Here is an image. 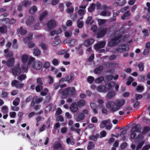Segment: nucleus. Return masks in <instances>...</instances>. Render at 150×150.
Wrapping results in <instances>:
<instances>
[{
	"label": "nucleus",
	"instance_id": "obj_1",
	"mask_svg": "<svg viewBox=\"0 0 150 150\" xmlns=\"http://www.w3.org/2000/svg\"><path fill=\"white\" fill-rule=\"evenodd\" d=\"M139 126H136L133 127L131 130V137L132 139H136L137 141L141 142L136 147V150H138L141 148L144 143V142L142 141L143 138V134L140 132Z\"/></svg>",
	"mask_w": 150,
	"mask_h": 150
},
{
	"label": "nucleus",
	"instance_id": "obj_2",
	"mask_svg": "<svg viewBox=\"0 0 150 150\" xmlns=\"http://www.w3.org/2000/svg\"><path fill=\"white\" fill-rule=\"evenodd\" d=\"M120 33V31L116 32L114 35V37L109 43L108 45L110 46H112L121 41H123L126 40L128 38V36H127V38L125 36L122 37Z\"/></svg>",
	"mask_w": 150,
	"mask_h": 150
},
{
	"label": "nucleus",
	"instance_id": "obj_3",
	"mask_svg": "<svg viewBox=\"0 0 150 150\" xmlns=\"http://www.w3.org/2000/svg\"><path fill=\"white\" fill-rule=\"evenodd\" d=\"M31 64H32V68L34 69L39 70L42 68V63L41 61L39 60L35 61V59L34 58L30 57L28 64L30 65Z\"/></svg>",
	"mask_w": 150,
	"mask_h": 150
},
{
	"label": "nucleus",
	"instance_id": "obj_4",
	"mask_svg": "<svg viewBox=\"0 0 150 150\" xmlns=\"http://www.w3.org/2000/svg\"><path fill=\"white\" fill-rule=\"evenodd\" d=\"M59 92L61 93L63 98H64L69 95H74L76 93L75 89L73 87L67 88L64 91L62 89H61L59 90Z\"/></svg>",
	"mask_w": 150,
	"mask_h": 150
},
{
	"label": "nucleus",
	"instance_id": "obj_5",
	"mask_svg": "<svg viewBox=\"0 0 150 150\" xmlns=\"http://www.w3.org/2000/svg\"><path fill=\"white\" fill-rule=\"evenodd\" d=\"M106 106L112 113H114L117 111L115 103L113 101H108L105 104Z\"/></svg>",
	"mask_w": 150,
	"mask_h": 150
},
{
	"label": "nucleus",
	"instance_id": "obj_6",
	"mask_svg": "<svg viewBox=\"0 0 150 150\" xmlns=\"http://www.w3.org/2000/svg\"><path fill=\"white\" fill-rule=\"evenodd\" d=\"M74 75L73 74L67 76L65 78H62L59 81V84H62L64 81H67L68 83L71 82L74 79Z\"/></svg>",
	"mask_w": 150,
	"mask_h": 150
},
{
	"label": "nucleus",
	"instance_id": "obj_7",
	"mask_svg": "<svg viewBox=\"0 0 150 150\" xmlns=\"http://www.w3.org/2000/svg\"><path fill=\"white\" fill-rule=\"evenodd\" d=\"M107 29L106 28H102L98 30L97 38H100L103 36L107 33Z\"/></svg>",
	"mask_w": 150,
	"mask_h": 150
},
{
	"label": "nucleus",
	"instance_id": "obj_8",
	"mask_svg": "<svg viewBox=\"0 0 150 150\" xmlns=\"http://www.w3.org/2000/svg\"><path fill=\"white\" fill-rule=\"evenodd\" d=\"M86 6V5H82L79 6L80 9L78 10V13L79 14L82 16L80 18L81 20L83 19V16L86 13L85 8Z\"/></svg>",
	"mask_w": 150,
	"mask_h": 150
},
{
	"label": "nucleus",
	"instance_id": "obj_9",
	"mask_svg": "<svg viewBox=\"0 0 150 150\" xmlns=\"http://www.w3.org/2000/svg\"><path fill=\"white\" fill-rule=\"evenodd\" d=\"M129 49V46L128 45H120L117 49L116 50L118 52H122L128 51Z\"/></svg>",
	"mask_w": 150,
	"mask_h": 150
},
{
	"label": "nucleus",
	"instance_id": "obj_10",
	"mask_svg": "<svg viewBox=\"0 0 150 150\" xmlns=\"http://www.w3.org/2000/svg\"><path fill=\"white\" fill-rule=\"evenodd\" d=\"M115 103L117 110L118 111L124 105L125 103V100L123 99H118L117 100Z\"/></svg>",
	"mask_w": 150,
	"mask_h": 150
},
{
	"label": "nucleus",
	"instance_id": "obj_11",
	"mask_svg": "<svg viewBox=\"0 0 150 150\" xmlns=\"http://www.w3.org/2000/svg\"><path fill=\"white\" fill-rule=\"evenodd\" d=\"M103 7L105 9V10L102 11L100 15L103 16H110L111 14V13L110 11L107 10L109 9V7H107L105 5H103Z\"/></svg>",
	"mask_w": 150,
	"mask_h": 150
},
{
	"label": "nucleus",
	"instance_id": "obj_12",
	"mask_svg": "<svg viewBox=\"0 0 150 150\" xmlns=\"http://www.w3.org/2000/svg\"><path fill=\"white\" fill-rule=\"evenodd\" d=\"M70 110L73 113L76 112L78 110V107L76 103H73L70 106Z\"/></svg>",
	"mask_w": 150,
	"mask_h": 150
},
{
	"label": "nucleus",
	"instance_id": "obj_13",
	"mask_svg": "<svg viewBox=\"0 0 150 150\" xmlns=\"http://www.w3.org/2000/svg\"><path fill=\"white\" fill-rule=\"evenodd\" d=\"M12 71L13 74L15 76L19 75L21 73V71L19 67V65L13 68L12 69Z\"/></svg>",
	"mask_w": 150,
	"mask_h": 150
},
{
	"label": "nucleus",
	"instance_id": "obj_14",
	"mask_svg": "<svg viewBox=\"0 0 150 150\" xmlns=\"http://www.w3.org/2000/svg\"><path fill=\"white\" fill-rule=\"evenodd\" d=\"M105 44V41H102L98 42L94 46L95 50H97L103 47Z\"/></svg>",
	"mask_w": 150,
	"mask_h": 150
},
{
	"label": "nucleus",
	"instance_id": "obj_15",
	"mask_svg": "<svg viewBox=\"0 0 150 150\" xmlns=\"http://www.w3.org/2000/svg\"><path fill=\"white\" fill-rule=\"evenodd\" d=\"M42 98L41 97H39L37 96H35L33 98L32 103L31 104V106H34V102H35L36 103H39L42 102Z\"/></svg>",
	"mask_w": 150,
	"mask_h": 150
},
{
	"label": "nucleus",
	"instance_id": "obj_16",
	"mask_svg": "<svg viewBox=\"0 0 150 150\" xmlns=\"http://www.w3.org/2000/svg\"><path fill=\"white\" fill-rule=\"evenodd\" d=\"M56 25V23L55 21L53 20H51L49 21L47 24L48 29V30L54 28Z\"/></svg>",
	"mask_w": 150,
	"mask_h": 150
},
{
	"label": "nucleus",
	"instance_id": "obj_17",
	"mask_svg": "<svg viewBox=\"0 0 150 150\" xmlns=\"http://www.w3.org/2000/svg\"><path fill=\"white\" fill-rule=\"evenodd\" d=\"M85 115L82 113H81L77 116H75L74 119L77 122H79L82 121L84 118Z\"/></svg>",
	"mask_w": 150,
	"mask_h": 150
},
{
	"label": "nucleus",
	"instance_id": "obj_18",
	"mask_svg": "<svg viewBox=\"0 0 150 150\" xmlns=\"http://www.w3.org/2000/svg\"><path fill=\"white\" fill-rule=\"evenodd\" d=\"M69 42H70V44L72 46H74L78 43L77 40L75 39L70 40L69 39H68L64 41L65 43Z\"/></svg>",
	"mask_w": 150,
	"mask_h": 150
},
{
	"label": "nucleus",
	"instance_id": "obj_19",
	"mask_svg": "<svg viewBox=\"0 0 150 150\" xmlns=\"http://www.w3.org/2000/svg\"><path fill=\"white\" fill-rule=\"evenodd\" d=\"M110 122L111 121L110 119H108L105 120H103L101 121L100 124V127L102 128L105 127L107 124L110 123Z\"/></svg>",
	"mask_w": 150,
	"mask_h": 150
},
{
	"label": "nucleus",
	"instance_id": "obj_20",
	"mask_svg": "<svg viewBox=\"0 0 150 150\" xmlns=\"http://www.w3.org/2000/svg\"><path fill=\"white\" fill-rule=\"evenodd\" d=\"M28 56L26 54H24L22 55L21 57V61L23 63H26L29 60V58Z\"/></svg>",
	"mask_w": 150,
	"mask_h": 150
},
{
	"label": "nucleus",
	"instance_id": "obj_21",
	"mask_svg": "<svg viewBox=\"0 0 150 150\" xmlns=\"http://www.w3.org/2000/svg\"><path fill=\"white\" fill-rule=\"evenodd\" d=\"M27 33L26 30L23 28L22 27H20L17 29V33L19 34L20 33L21 35H24L26 34Z\"/></svg>",
	"mask_w": 150,
	"mask_h": 150
},
{
	"label": "nucleus",
	"instance_id": "obj_22",
	"mask_svg": "<svg viewBox=\"0 0 150 150\" xmlns=\"http://www.w3.org/2000/svg\"><path fill=\"white\" fill-rule=\"evenodd\" d=\"M59 36L55 37L54 39V41L52 42V44L53 46H56L61 43V41L59 39Z\"/></svg>",
	"mask_w": 150,
	"mask_h": 150
},
{
	"label": "nucleus",
	"instance_id": "obj_23",
	"mask_svg": "<svg viewBox=\"0 0 150 150\" xmlns=\"http://www.w3.org/2000/svg\"><path fill=\"white\" fill-rule=\"evenodd\" d=\"M90 106L93 110V113L95 114L97 113L98 112V110L96 104L94 103H91L90 104Z\"/></svg>",
	"mask_w": 150,
	"mask_h": 150
},
{
	"label": "nucleus",
	"instance_id": "obj_24",
	"mask_svg": "<svg viewBox=\"0 0 150 150\" xmlns=\"http://www.w3.org/2000/svg\"><path fill=\"white\" fill-rule=\"evenodd\" d=\"M94 41V40L93 39L87 40L85 41L84 44L86 47L89 46L93 44Z\"/></svg>",
	"mask_w": 150,
	"mask_h": 150
},
{
	"label": "nucleus",
	"instance_id": "obj_25",
	"mask_svg": "<svg viewBox=\"0 0 150 150\" xmlns=\"http://www.w3.org/2000/svg\"><path fill=\"white\" fill-rule=\"evenodd\" d=\"M41 52L40 50L37 47H35L33 50V54L35 56H38L40 55Z\"/></svg>",
	"mask_w": 150,
	"mask_h": 150
},
{
	"label": "nucleus",
	"instance_id": "obj_26",
	"mask_svg": "<svg viewBox=\"0 0 150 150\" xmlns=\"http://www.w3.org/2000/svg\"><path fill=\"white\" fill-rule=\"evenodd\" d=\"M34 21V17L33 16H30L26 22V24L27 25H30L33 24Z\"/></svg>",
	"mask_w": 150,
	"mask_h": 150
},
{
	"label": "nucleus",
	"instance_id": "obj_27",
	"mask_svg": "<svg viewBox=\"0 0 150 150\" xmlns=\"http://www.w3.org/2000/svg\"><path fill=\"white\" fill-rule=\"evenodd\" d=\"M14 63V58L12 57L9 59L7 62V64L8 66L11 67L13 65Z\"/></svg>",
	"mask_w": 150,
	"mask_h": 150
},
{
	"label": "nucleus",
	"instance_id": "obj_28",
	"mask_svg": "<svg viewBox=\"0 0 150 150\" xmlns=\"http://www.w3.org/2000/svg\"><path fill=\"white\" fill-rule=\"evenodd\" d=\"M53 148L54 149H59L60 150H63L64 149L63 147L59 143H56L54 145Z\"/></svg>",
	"mask_w": 150,
	"mask_h": 150
},
{
	"label": "nucleus",
	"instance_id": "obj_29",
	"mask_svg": "<svg viewBox=\"0 0 150 150\" xmlns=\"http://www.w3.org/2000/svg\"><path fill=\"white\" fill-rule=\"evenodd\" d=\"M116 93L115 91L110 92L107 94L106 97L107 99H110L114 97Z\"/></svg>",
	"mask_w": 150,
	"mask_h": 150
},
{
	"label": "nucleus",
	"instance_id": "obj_30",
	"mask_svg": "<svg viewBox=\"0 0 150 150\" xmlns=\"http://www.w3.org/2000/svg\"><path fill=\"white\" fill-rule=\"evenodd\" d=\"M105 87L103 85H100L97 87V89L99 92H103L105 90Z\"/></svg>",
	"mask_w": 150,
	"mask_h": 150
},
{
	"label": "nucleus",
	"instance_id": "obj_31",
	"mask_svg": "<svg viewBox=\"0 0 150 150\" xmlns=\"http://www.w3.org/2000/svg\"><path fill=\"white\" fill-rule=\"evenodd\" d=\"M37 7L36 6L32 7L29 10V12L31 14H34L37 10Z\"/></svg>",
	"mask_w": 150,
	"mask_h": 150
},
{
	"label": "nucleus",
	"instance_id": "obj_32",
	"mask_svg": "<svg viewBox=\"0 0 150 150\" xmlns=\"http://www.w3.org/2000/svg\"><path fill=\"white\" fill-rule=\"evenodd\" d=\"M85 104V101L83 100H81L77 102V105L80 108L84 106Z\"/></svg>",
	"mask_w": 150,
	"mask_h": 150
},
{
	"label": "nucleus",
	"instance_id": "obj_33",
	"mask_svg": "<svg viewBox=\"0 0 150 150\" xmlns=\"http://www.w3.org/2000/svg\"><path fill=\"white\" fill-rule=\"evenodd\" d=\"M47 13L46 11H44L41 13L39 17L40 21H42L47 16Z\"/></svg>",
	"mask_w": 150,
	"mask_h": 150
},
{
	"label": "nucleus",
	"instance_id": "obj_34",
	"mask_svg": "<svg viewBox=\"0 0 150 150\" xmlns=\"http://www.w3.org/2000/svg\"><path fill=\"white\" fill-rule=\"evenodd\" d=\"M94 21L92 19V17L91 16L88 17L86 22V24H91Z\"/></svg>",
	"mask_w": 150,
	"mask_h": 150
},
{
	"label": "nucleus",
	"instance_id": "obj_35",
	"mask_svg": "<svg viewBox=\"0 0 150 150\" xmlns=\"http://www.w3.org/2000/svg\"><path fill=\"white\" fill-rule=\"evenodd\" d=\"M126 1H123L122 3H119L118 2L115 1L113 4V6H121L124 5Z\"/></svg>",
	"mask_w": 150,
	"mask_h": 150
},
{
	"label": "nucleus",
	"instance_id": "obj_36",
	"mask_svg": "<svg viewBox=\"0 0 150 150\" xmlns=\"http://www.w3.org/2000/svg\"><path fill=\"white\" fill-rule=\"evenodd\" d=\"M97 21L98 25H101L104 24L105 22L108 21V20L107 19H98Z\"/></svg>",
	"mask_w": 150,
	"mask_h": 150
},
{
	"label": "nucleus",
	"instance_id": "obj_37",
	"mask_svg": "<svg viewBox=\"0 0 150 150\" xmlns=\"http://www.w3.org/2000/svg\"><path fill=\"white\" fill-rule=\"evenodd\" d=\"M115 84V83L114 82H112L109 83L106 85V88L108 89H109L112 87H113Z\"/></svg>",
	"mask_w": 150,
	"mask_h": 150
},
{
	"label": "nucleus",
	"instance_id": "obj_38",
	"mask_svg": "<svg viewBox=\"0 0 150 150\" xmlns=\"http://www.w3.org/2000/svg\"><path fill=\"white\" fill-rule=\"evenodd\" d=\"M103 69L102 66H100L96 68L94 70V72L95 74H99L101 72Z\"/></svg>",
	"mask_w": 150,
	"mask_h": 150
},
{
	"label": "nucleus",
	"instance_id": "obj_39",
	"mask_svg": "<svg viewBox=\"0 0 150 150\" xmlns=\"http://www.w3.org/2000/svg\"><path fill=\"white\" fill-rule=\"evenodd\" d=\"M39 46L41 48L44 50H45L48 49L47 46L44 43H41L39 45Z\"/></svg>",
	"mask_w": 150,
	"mask_h": 150
},
{
	"label": "nucleus",
	"instance_id": "obj_40",
	"mask_svg": "<svg viewBox=\"0 0 150 150\" xmlns=\"http://www.w3.org/2000/svg\"><path fill=\"white\" fill-rule=\"evenodd\" d=\"M96 5L94 4H92L91 6L88 8V11L89 12H91L94 10L95 8Z\"/></svg>",
	"mask_w": 150,
	"mask_h": 150
},
{
	"label": "nucleus",
	"instance_id": "obj_41",
	"mask_svg": "<svg viewBox=\"0 0 150 150\" xmlns=\"http://www.w3.org/2000/svg\"><path fill=\"white\" fill-rule=\"evenodd\" d=\"M20 102V99L19 98H16L13 101V104L15 106H17L19 105Z\"/></svg>",
	"mask_w": 150,
	"mask_h": 150
},
{
	"label": "nucleus",
	"instance_id": "obj_42",
	"mask_svg": "<svg viewBox=\"0 0 150 150\" xmlns=\"http://www.w3.org/2000/svg\"><path fill=\"white\" fill-rule=\"evenodd\" d=\"M7 30L6 27L4 26H3L0 27V32L2 33H5Z\"/></svg>",
	"mask_w": 150,
	"mask_h": 150
},
{
	"label": "nucleus",
	"instance_id": "obj_43",
	"mask_svg": "<svg viewBox=\"0 0 150 150\" xmlns=\"http://www.w3.org/2000/svg\"><path fill=\"white\" fill-rule=\"evenodd\" d=\"M1 111L4 113H6L8 112V108L6 106H4L2 107Z\"/></svg>",
	"mask_w": 150,
	"mask_h": 150
},
{
	"label": "nucleus",
	"instance_id": "obj_44",
	"mask_svg": "<svg viewBox=\"0 0 150 150\" xmlns=\"http://www.w3.org/2000/svg\"><path fill=\"white\" fill-rule=\"evenodd\" d=\"M52 63L54 66H57L59 64V62L57 59H54L53 60Z\"/></svg>",
	"mask_w": 150,
	"mask_h": 150
},
{
	"label": "nucleus",
	"instance_id": "obj_45",
	"mask_svg": "<svg viewBox=\"0 0 150 150\" xmlns=\"http://www.w3.org/2000/svg\"><path fill=\"white\" fill-rule=\"evenodd\" d=\"M98 102L100 107H103V104L104 103V101L101 98L98 99Z\"/></svg>",
	"mask_w": 150,
	"mask_h": 150
},
{
	"label": "nucleus",
	"instance_id": "obj_46",
	"mask_svg": "<svg viewBox=\"0 0 150 150\" xmlns=\"http://www.w3.org/2000/svg\"><path fill=\"white\" fill-rule=\"evenodd\" d=\"M66 141L68 144H69L70 143L71 144L73 145L75 144V142L74 140H71L69 138H67L66 139Z\"/></svg>",
	"mask_w": 150,
	"mask_h": 150
},
{
	"label": "nucleus",
	"instance_id": "obj_47",
	"mask_svg": "<svg viewBox=\"0 0 150 150\" xmlns=\"http://www.w3.org/2000/svg\"><path fill=\"white\" fill-rule=\"evenodd\" d=\"M136 90L137 91L139 92H141L144 90V87L143 86H137Z\"/></svg>",
	"mask_w": 150,
	"mask_h": 150
},
{
	"label": "nucleus",
	"instance_id": "obj_48",
	"mask_svg": "<svg viewBox=\"0 0 150 150\" xmlns=\"http://www.w3.org/2000/svg\"><path fill=\"white\" fill-rule=\"evenodd\" d=\"M104 80V78L103 77H100L96 79L95 81L96 82L98 83H101Z\"/></svg>",
	"mask_w": 150,
	"mask_h": 150
},
{
	"label": "nucleus",
	"instance_id": "obj_49",
	"mask_svg": "<svg viewBox=\"0 0 150 150\" xmlns=\"http://www.w3.org/2000/svg\"><path fill=\"white\" fill-rule=\"evenodd\" d=\"M28 65L24 64L21 67L22 71L23 72L26 71L28 70Z\"/></svg>",
	"mask_w": 150,
	"mask_h": 150
},
{
	"label": "nucleus",
	"instance_id": "obj_50",
	"mask_svg": "<svg viewBox=\"0 0 150 150\" xmlns=\"http://www.w3.org/2000/svg\"><path fill=\"white\" fill-rule=\"evenodd\" d=\"M83 21L78 20L77 22V26L79 28H81L83 27Z\"/></svg>",
	"mask_w": 150,
	"mask_h": 150
},
{
	"label": "nucleus",
	"instance_id": "obj_51",
	"mask_svg": "<svg viewBox=\"0 0 150 150\" xmlns=\"http://www.w3.org/2000/svg\"><path fill=\"white\" fill-rule=\"evenodd\" d=\"M26 76L25 75L21 74L18 77V79L21 81H22L25 79Z\"/></svg>",
	"mask_w": 150,
	"mask_h": 150
},
{
	"label": "nucleus",
	"instance_id": "obj_52",
	"mask_svg": "<svg viewBox=\"0 0 150 150\" xmlns=\"http://www.w3.org/2000/svg\"><path fill=\"white\" fill-rule=\"evenodd\" d=\"M106 132L103 130L100 133V138H101L106 136Z\"/></svg>",
	"mask_w": 150,
	"mask_h": 150
},
{
	"label": "nucleus",
	"instance_id": "obj_53",
	"mask_svg": "<svg viewBox=\"0 0 150 150\" xmlns=\"http://www.w3.org/2000/svg\"><path fill=\"white\" fill-rule=\"evenodd\" d=\"M98 134H96V135L92 136L90 137L91 140L96 141L97 140V138L98 137Z\"/></svg>",
	"mask_w": 150,
	"mask_h": 150
},
{
	"label": "nucleus",
	"instance_id": "obj_54",
	"mask_svg": "<svg viewBox=\"0 0 150 150\" xmlns=\"http://www.w3.org/2000/svg\"><path fill=\"white\" fill-rule=\"evenodd\" d=\"M94 80V78L92 76H89L88 77L87 81L90 83H92Z\"/></svg>",
	"mask_w": 150,
	"mask_h": 150
},
{
	"label": "nucleus",
	"instance_id": "obj_55",
	"mask_svg": "<svg viewBox=\"0 0 150 150\" xmlns=\"http://www.w3.org/2000/svg\"><path fill=\"white\" fill-rule=\"evenodd\" d=\"M31 3L28 1H23L22 2L23 5L25 6H29L30 5Z\"/></svg>",
	"mask_w": 150,
	"mask_h": 150
},
{
	"label": "nucleus",
	"instance_id": "obj_56",
	"mask_svg": "<svg viewBox=\"0 0 150 150\" xmlns=\"http://www.w3.org/2000/svg\"><path fill=\"white\" fill-rule=\"evenodd\" d=\"M91 120L92 123H96L98 122V119L96 117L93 116L91 118Z\"/></svg>",
	"mask_w": 150,
	"mask_h": 150
},
{
	"label": "nucleus",
	"instance_id": "obj_57",
	"mask_svg": "<svg viewBox=\"0 0 150 150\" xmlns=\"http://www.w3.org/2000/svg\"><path fill=\"white\" fill-rule=\"evenodd\" d=\"M72 35V32L71 31H67L65 33V35L66 37H70Z\"/></svg>",
	"mask_w": 150,
	"mask_h": 150
},
{
	"label": "nucleus",
	"instance_id": "obj_58",
	"mask_svg": "<svg viewBox=\"0 0 150 150\" xmlns=\"http://www.w3.org/2000/svg\"><path fill=\"white\" fill-rule=\"evenodd\" d=\"M48 78L49 79V83L50 84H52L54 81V79L50 75H49L48 76Z\"/></svg>",
	"mask_w": 150,
	"mask_h": 150
},
{
	"label": "nucleus",
	"instance_id": "obj_59",
	"mask_svg": "<svg viewBox=\"0 0 150 150\" xmlns=\"http://www.w3.org/2000/svg\"><path fill=\"white\" fill-rule=\"evenodd\" d=\"M130 13H129V11H127L125 13L123 16L121 17V19L124 20L125 18V17L129 16H130Z\"/></svg>",
	"mask_w": 150,
	"mask_h": 150
},
{
	"label": "nucleus",
	"instance_id": "obj_60",
	"mask_svg": "<svg viewBox=\"0 0 150 150\" xmlns=\"http://www.w3.org/2000/svg\"><path fill=\"white\" fill-rule=\"evenodd\" d=\"M138 67L140 71H142L144 69V64L142 63H140L138 65Z\"/></svg>",
	"mask_w": 150,
	"mask_h": 150
},
{
	"label": "nucleus",
	"instance_id": "obj_61",
	"mask_svg": "<svg viewBox=\"0 0 150 150\" xmlns=\"http://www.w3.org/2000/svg\"><path fill=\"white\" fill-rule=\"evenodd\" d=\"M48 89L47 88H45L43 91H42V92H41V95H42V96H45L46 95V94H47V93L48 92Z\"/></svg>",
	"mask_w": 150,
	"mask_h": 150
},
{
	"label": "nucleus",
	"instance_id": "obj_62",
	"mask_svg": "<svg viewBox=\"0 0 150 150\" xmlns=\"http://www.w3.org/2000/svg\"><path fill=\"white\" fill-rule=\"evenodd\" d=\"M43 88L42 86L39 85L37 86L36 87V90L37 92H39Z\"/></svg>",
	"mask_w": 150,
	"mask_h": 150
},
{
	"label": "nucleus",
	"instance_id": "obj_63",
	"mask_svg": "<svg viewBox=\"0 0 150 150\" xmlns=\"http://www.w3.org/2000/svg\"><path fill=\"white\" fill-rule=\"evenodd\" d=\"M50 65V63L49 62H46L44 64V67L46 69H47L49 68Z\"/></svg>",
	"mask_w": 150,
	"mask_h": 150
},
{
	"label": "nucleus",
	"instance_id": "obj_64",
	"mask_svg": "<svg viewBox=\"0 0 150 150\" xmlns=\"http://www.w3.org/2000/svg\"><path fill=\"white\" fill-rule=\"evenodd\" d=\"M13 56V54L11 52H9L5 54V56L7 57H10Z\"/></svg>",
	"mask_w": 150,
	"mask_h": 150
}]
</instances>
